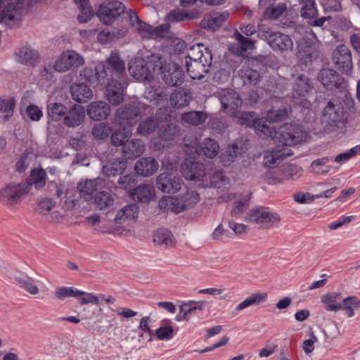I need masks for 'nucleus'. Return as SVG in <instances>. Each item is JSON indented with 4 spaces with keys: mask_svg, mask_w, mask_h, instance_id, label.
I'll list each match as a JSON object with an SVG mask.
<instances>
[{
    "mask_svg": "<svg viewBox=\"0 0 360 360\" xmlns=\"http://www.w3.org/2000/svg\"><path fill=\"white\" fill-rule=\"evenodd\" d=\"M302 136V128L297 124L285 123L278 129L271 126V139L276 145L271 148V165L276 164L278 160H284L292 155L293 153L289 146L299 143Z\"/></svg>",
    "mask_w": 360,
    "mask_h": 360,
    "instance_id": "f257e3e1",
    "label": "nucleus"
},
{
    "mask_svg": "<svg viewBox=\"0 0 360 360\" xmlns=\"http://www.w3.org/2000/svg\"><path fill=\"white\" fill-rule=\"evenodd\" d=\"M96 74L99 81L105 78L127 79L124 63L117 52H112L105 63L96 66Z\"/></svg>",
    "mask_w": 360,
    "mask_h": 360,
    "instance_id": "f03ea898",
    "label": "nucleus"
},
{
    "mask_svg": "<svg viewBox=\"0 0 360 360\" xmlns=\"http://www.w3.org/2000/svg\"><path fill=\"white\" fill-rule=\"evenodd\" d=\"M346 120L347 115L342 103L337 99L330 100L323 110L322 123L326 127H335L344 124Z\"/></svg>",
    "mask_w": 360,
    "mask_h": 360,
    "instance_id": "7ed1b4c3",
    "label": "nucleus"
},
{
    "mask_svg": "<svg viewBox=\"0 0 360 360\" xmlns=\"http://www.w3.org/2000/svg\"><path fill=\"white\" fill-rule=\"evenodd\" d=\"M67 107L60 103L50 102L46 105L47 131L49 134H62L63 120Z\"/></svg>",
    "mask_w": 360,
    "mask_h": 360,
    "instance_id": "20e7f679",
    "label": "nucleus"
},
{
    "mask_svg": "<svg viewBox=\"0 0 360 360\" xmlns=\"http://www.w3.org/2000/svg\"><path fill=\"white\" fill-rule=\"evenodd\" d=\"M30 185L26 183H11L0 191V201L11 206L20 202L28 194Z\"/></svg>",
    "mask_w": 360,
    "mask_h": 360,
    "instance_id": "39448f33",
    "label": "nucleus"
},
{
    "mask_svg": "<svg viewBox=\"0 0 360 360\" xmlns=\"http://www.w3.org/2000/svg\"><path fill=\"white\" fill-rule=\"evenodd\" d=\"M283 160H278L271 169V184L281 182L288 178L297 179L302 175V169L296 165L281 164Z\"/></svg>",
    "mask_w": 360,
    "mask_h": 360,
    "instance_id": "423d86ee",
    "label": "nucleus"
},
{
    "mask_svg": "<svg viewBox=\"0 0 360 360\" xmlns=\"http://www.w3.org/2000/svg\"><path fill=\"white\" fill-rule=\"evenodd\" d=\"M141 114V110L135 103L125 104L115 112V122L124 129L135 124Z\"/></svg>",
    "mask_w": 360,
    "mask_h": 360,
    "instance_id": "0eeeda50",
    "label": "nucleus"
},
{
    "mask_svg": "<svg viewBox=\"0 0 360 360\" xmlns=\"http://www.w3.org/2000/svg\"><path fill=\"white\" fill-rule=\"evenodd\" d=\"M85 63L84 57L74 50L64 51L56 60L53 68L59 72H65L70 69H76Z\"/></svg>",
    "mask_w": 360,
    "mask_h": 360,
    "instance_id": "6e6552de",
    "label": "nucleus"
},
{
    "mask_svg": "<svg viewBox=\"0 0 360 360\" xmlns=\"http://www.w3.org/2000/svg\"><path fill=\"white\" fill-rule=\"evenodd\" d=\"M107 80L105 97L110 104L117 105L124 100V91L128 85L127 79L108 78Z\"/></svg>",
    "mask_w": 360,
    "mask_h": 360,
    "instance_id": "1a4fd4ad",
    "label": "nucleus"
},
{
    "mask_svg": "<svg viewBox=\"0 0 360 360\" xmlns=\"http://www.w3.org/2000/svg\"><path fill=\"white\" fill-rule=\"evenodd\" d=\"M126 9L124 5L119 1L103 3L97 12L101 20L105 25H110Z\"/></svg>",
    "mask_w": 360,
    "mask_h": 360,
    "instance_id": "9d476101",
    "label": "nucleus"
},
{
    "mask_svg": "<svg viewBox=\"0 0 360 360\" xmlns=\"http://www.w3.org/2000/svg\"><path fill=\"white\" fill-rule=\"evenodd\" d=\"M205 56L202 60L186 61V68L188 75L193 79H200L208 72L212 65V55L209 49H205Z\"/></svg>",
    "mask_w": 360,
    "mask_h": 360,
    "instance_id": "9b49d317",
    "label": "nucleus"
},
{
    "mask_svg": "<svg viewBox=\"0 0 360 360\" xmlns=\"http://www.w3.org/2000/svg\"><path fill=\"white\" fill-rule=\"evenodd\" d=\"M333 60L338 69L348 75L352 69V53L347 46L341 44L337 46L333 55Z\"/></svg>",
    "mask_w": 360,
    "mask_h": 360,
    "instance_id": "f8f14e48",
    "label": "nucleus"
},
{
    "mask_svg": "<svg viewBox=\"0 0 360 360\" xmlns=\"http://www.w3.org/2000/svg\"><path fill=\"white\" fill-rule=\"evenodd\" d=\"M229 16L230 13L227 11L207 13L203 16L200 26L202 29L214 32L224 25Z\"/></svg>",
    "mask_w": 360,
    "mask_h": 360,
    "instance_id": "ddd939ff",
    "label": "nucleus"
},
{
    "mask_svg": "<svg viewBox=\"0 0 360 360\" xmlns=\"http://www.w3.org/2000/svg\"><path fill=\"white\" fill-rule=\"evenodd\" d=\"M219 98L223 110L231 115H235L237 108L241 105L242 100L239 95L231 89H222L219 92Z\"/></svg>",
    "mask_w": 360,
    "mask_h": 360,
    "instance_id": "4468645a",
    "label": "nucleus"
},
{
    "mask_svg": "<svg viewBox=\"0 0 360 360\" xmlns=\"http://www.w3.org/2000/svg\"><path fill=\"white\" fill-rule=\"evenodd\" d=\"M127 19L131 27L141 39H150L154 38L153 27L142 21L135 11L129 9L127 12Z\"/></svg>",
    "mask_w": 360,
    "mask_h": 360,
    "instance_id": "2eb2a0df",
    "label": "nucleus"
},
{
    "mask_svg": "<svg viewBox=\"0 0 360 360\" xmlns=\"http://www.w3.org/2000/svg\"><path fill=\"white\" fill-rule=\"evenodd\" d=\"M181 186L179 177L169 172L161 173L156 180L157 188L166 193H174L180 190Z\"/></svg>",
    "mask_w": 360,
    "mask_h": 360,
    "instance_id": "dca6fc26",
    "label": "nucleus"
},
{
    "mask_svg": "<svg viewBox=\"0 0 360 360\" xmlns=\"http://www.w3.org/2000/svg\"><path fill=\"white\" fill-rule=\"evenodd\" d=\"M234 37L236 42L229 45V51L239 56H248V50L254 49L255 41L244 37L238 30H235Z\"/></svg>",
    "mask_w": 360,
    "mask_h": 360,
    "instance_id": "f3484780",
    "label": "nucleus"
},
{
    "mask_svg": "<svg viewBox=\"0 0 360 360\" xmlns=\"http://www.w3.org/2000/svg\"><path fill=\"white\" fill-rule=\"evenodd\" d=\"M244 220L257 224L259 227H266L270 222V212L268 207H256L250 210Z\"/></svg>",
    "mask_w": 360,
    "mask_h": 360,
    "instance_id": "a211bd4d",
    "label": "nucleus"
},
{
    "mask_svg": "<svg viewBox=\"0 0 360 360\" xmlns=\"http://www.w3.org/2000/svg\"><path fill=\"white\" fill-rule=\"evenodd\" d=\"M129 74L139 81L149 80L152 74L143 58H134L128 65Z\"/></svg>",
    "mask_w": 360,
    "mask_h": 360,
    "instance_id": "6ab92c4d",
    "label": "nucleus"
},
{
    "mask_svg": "<svg viewBox=\"0 0 360 360\" xmlns=\"http://www.w3.org/2000/svg\"><path fill=\"white\" fill-rule=\"evenodd\" d=\"M181 174L186 179L200 181L205 175V167L202 163L186 160L181 167Z\"/></svg>",
    "mask_w": 360,
    "mask_h": 360,
    "instance_id": "aec40b11",
    "label": "nucleus"
},
{
    "mask_svg": "<svg viewBox=\"0 0 360 360\" xmlns=\"http://www.w3.org/2000/svg\"><path fill=\"white\" fill-rule=\"evenodd\" d=\"M160 76L168 86H177L183 83L184 75L177 64L171 63Z\"/></svg>",
    "mask_w": 360,
    "mask_h": 360,
    "instance_id": "412c9836",
    "label": "nucleus"
},
{
    "mask_svg": "<svg viewBox=\"0 0 360 360\" xmlns=\"http://www.w3.org/2000/svg\"><path fill=\"white\" fill-rule=\"evenodd\" d=\"M84 108L80 105H74L68 110H66L63 123L70 128L79 126L84 120Z\"/></svg>",
    "mask_w": 360,
    "mask_h": 360,
    "instance_id": "4be33fe9",
    "label": "nucleus"
},
{
    "mask_svg": "<svg viewBox=\"0 0 360 360\" xmlns=\"http://www.w3.org/2000/svg\"><path fill=\"white\" fill-rule=\"evenodd\" d=\"M159 168L158 161L151 157H144L136 161L134 169L143 176H149L155 174Z\"/></svg>",
    "mask_w": 360,
    "mask_h": 360,
    "instance_id": "5701e85b",
    "label": "nucleus"
},
{
    "mask_svg": "<svg viewBox=\"0 0 360 360\" xmlns=\"http://www.w3.org/2000/svg\"><path fill=\"white\" fill-rule=\"evenodd\" d=\"M87 115L94 120H105L110 113V105L104 101H95L87 106Z\"/></svg>",
    "mask_w": 360,
    "mask_h": 360,
    "instance_id": "b1692460",
    "label": "nucleus"
},
{
    "mask_svg": "<svg viewBox=\"0 0 360 360\" xmlns=\"http://www.w3.org/2000/svg\"><path fill=\"white\" fill-rule=\"evenodd\" d=\"M318 79L328 89L338 87L343 82V78L336 71L329 68L322 69L319 73Z\"/></svg>",
    "mask_w": 360,
    "mask_h": 360,
    "instance_id": "393cba45",
    "label": "nucleus"
},
{
    "mask_svg": "<svg viewBox=\"0 0 360 360\" xmlns=\"http://www.w3.org/2000/svg\"><path fill=\"white\" fill-rule=\"evenodd\" d=\"M146 146L142 140L134 139L127 141L122 149L123 156L127 159H135L145 151Z\"/></svg>",
    "mask_w": 360,
    "mask_h": 360,
    "instance_id": "a878e982",
    "label": "nucleus"
},
{
    "mask_svg": "<svg viewBox=\"0 0 360 360\" xmlns=\"http://www.w3.org/2000/svg\"><path fill=\"white\" fill-rule=\"evenodd\" d=\"M139 214V207L133 203L125 205L120 210L115 218V221L118 224L134 221Z\"/></svg>",
    "mask_w": 360,
    "mask_h": 360,
    "instance_id": "bb28decb",
    "label": "nucleus"
},
{
    "mask_svg": "<svg viewBox=\"0 0 360 360\" xmlns=\"http://www.w3.org/2000/svg\"><path fill=\"white\" fill-rule=\"evenodd\" d=\"M170 64L168 57L160 52L153 53L148 57V65L156 75H161Z\"/></svg>",
    "mask_w": 360,
    "mask_h": 360,
    "instance_id": "cd10ccee",
    "label": "nucleus"
},
{
    "mask_svg": "<svg viewBox=\"0 0 360 360\" xmlns=\"http://www.w3.org/2000/svg\"><path fill=\"white\" fill-rule=\"evenodd\" d=\"M292 46V41L289 36L281 32H271V49L275 51H291Z\"/></svg>",
    "mask_w": 360,
    "mask_h": 360,
    "instance_id": "c85d7f7f",
    "label": "nucleus"
},
{
    "mask_svg": "<svg viewBox=\"0 0 360 360\" xmlns=\"http://www.w3.org/2000/svg\"><path fill=\"white\" fill-rule=\"evenodd\" d=\"M39 59L38 53L29 46L20 47L15 53V60L27 65H34Z\"/></svg>",
    "mask_w": 360,
    "mask_h": 360,
    "instance_id": "c756f323",
    "label": "nucleus"
},
{
    "mask_svg": "<svg viewBox=\"0 0 360 360\" xmlns=\"http://www.w3.org/2000/svg\"><path fill=\"white\" fill-rule=\"evenodd\" d=\"M273 95L271 94V97ZM271 122H280L288 117L291 111L290 106L288 103H283L280 99L271 98Z\"/></svg>",
    "mask_w": 360,
    "mask_h": 360,
    "instance_id": "7c9ffc66",
    "label": "nucleus"
},
{
    "mask_svg": "<svg viewBox=\"0 0 360 360\" xmlns=\"http://www.w3.org/2000/svg\"><path fill=\"white\" fill-rule=\"evenodd\" d=\"M313 89L309 78L305 75H299L294 81L293 92L294 96L306 97Z\"/></svg>",
    "mask_w": 360,
    "mask_h": 360,
    "instance_id": "2f4dec72",
    "label": "nucleus"
},
{
    "mask_svg": "<svg viewBox=\"0 0 360 360\" xmlns=\"http://www.w3.org/2000/svg\"><path fill=\"white\" fill-rule=\"evenodd\" d=\"M70 91L72 98L78 103H85L93 96L92 90L84 83L73 84Z\"/></svg>",
    "mask_w": 360,
    "mask_h": 360,
    "instance_id": "473e14b6",
    "label": "nucleus"
},
{
    "mask_svg": "<svg viewBox=\"0 0 360 360\" xmlns=\"http://www.w3.org/2000/svg\"><path fill=\"white\" fill-rule=\"evenodd\" d=\"M131 196L134 200L140 202H148L155 196V190L150 184H141L136 186Z\"/></svg>",
    "mask_w": 360,
    "mask_h": 360,
    "instance_id": "72a5a7b5",
    "label": "nucleus"
},
{
    "mask_svg": "<svg viewBox=\"0 0 360 360\" xmlns=\"http://www.w3.org/2000/svg\"><path fill=\"white\" fill-rule=\"evenodd\" d=\"M115 198L109 191L97 192L94 198V204L96 210H106L113 207Z\"/></svg>",
    "mask_w": 360,
    "mask_h": 360,
    "instance_id": "f704fd0d",
    "label": "nucleus"
},
{
    "mask_svg": "<svg viewBox=\"0 0 360 360\" xmlns=\"http://www.w3.org/2000/svg\"><path fill=\"white\" fill-rule=\"evenodd\" d=\"M191 93L184 89L174 91L169 98L171 105L176 108H182L188 105L191 100Z\"/></svg>",
    "mask_w": 360,
    "mask_h": 360,
    "instance_id": "c9c22d12",
    "label": "nucleus"
},
{
    "mask_svg": "<svg viewBox=\"0 0 360 360\" xmlns=\"http://www.w3.org/2000/svg\"><path fill=\"white\" fill-rule=\"evenodd\" d=\"M153 242L165 248H172L176 244L173 233L166 229H159L154 232Z\"/></svg>",
    "mask_w": 360,
    "mask_h": 360,
    "instance_id": "e433bc0d",
    "label": "nucleus"
},
{
    "mask_svg": "<svg viewBox=\"0 0 360 360\" xmlns=\"http://www.w3.org/2000/svg\"><path fill=\"white\" fill-rule=\"evenodd\" d=\"M341 294L331 292L321 296V301L324 304V308L328 311H338L341 309Z\"/></svg>",
    "mask_w": 360,
    "mask_h": 360,
    "instance_id": "4c0bfd02",
    "label": "nucleus"
},
{
    "mask_svg": "<svg viewBox=\"0 0 360 360\" xmlns=\"http://www.w3.org/2000/svg\"><path fill=\"white\" fill-rule=\"evenodd\" d=\"M127 167V162L124 160L115 159L109 161L103 167V173L108 177H112L123 173Z\"/></svg>",
    "mask_w": 360,
    "mask_h": 360,
    "instance_id": "58836bf2",
    "label": "nucleus"
},
{
    "mask_svg": "<svg viewBox=\"0 0 360 360\" xmlns=\"http://www.w3.org/2000/svg\"><path fill=\"white\" fill-rule=\"evenodd\" d=\"M270 6L265 8L262 18L257 25L258 35L270 45Z\"/></svg>",
    "mask_w": 360,
    "mask_h": 360,
    "instance_id": "ea45409f",
    "label": "nucleus"
},
{
    "mask_svg": "<svg viewBox=\"0 0 360 360\" xmlns=\"http://www.w3.org/2000/svg\"><path fill=\"white\" fill-rule=\"evenodd\" d=\"M103 181L101 178H96L94 179L86 180L84 183H79L77 185L79 191L85 195H91L94 192L97 191L98 188L102 187Z\"/></svg>",
    "mask_w": 360,
    "mask_h": 360,
    "instance_id": "a19ab883",
    "label": "nucleus"
},
{
    "mask_svg": "<svg viewBox=\"0 0 360 360\" xmlns=\"http://www.w3.org/2000/svg\"><path fill=\"white\" fill-rule=\"evenodd\" d=\"M301 4V16L311 20L318 16L315 0H299Z\"/></svg>",
    "mask_w": 360,
    "mask_h": 360,
    "instance_id": "79ce46f5",
    "label": "nucleus"
},
{
    "mask_svg": "<svg viewBox=\"0 0 360 360\" xmlns=\"http://www.w3.org/2000/svg\"><path fill=\"white\" fill-rule=\"evenodd\" d=\"M158 135L163 141H172L178 136L179 128L175 124H165L158 129Z\"/></svg>",
    "mask_w": 360,
    "mask_h": 360,
    "instance_id": "37998d69",
    "label": "nucleus"
},
{
    "mask_svg": "<svg viewBox=\"0 0 360 360\" xmlns=\"http://www.w3.org/2000/svg\"><path fill=\"white\" fill-rule=\"evenodd\" d=\"M199 15L198 11L195 12H184L181 11L179 9H175L172 11L167 15V20L169 22H176L184 20H190L193 19L198 18Z\"/></svg>",
    "mask_w": 360,
    "mask_h": 360,
    "instance_id": "c03bdc74",
    "label": "nucleus"
},
{
    "mask_svg": "<svg viewBox=\"0 0 360 360\" xmlns=\"http://www.w3.org/2000/svg\"><path fill=\"white\" fill-rule=\"evenodd\" d=\"M158 127L157 119L148 117L143 120L136 128V133L139 135L147 136L155 131Z\"/></svg>",
    "mask_w": 360,
    "mask_h": 360,
    "instance_id": "a18cd8bd",
    "label": "nucleus"
},
{
    "mask_svg": "<svg viewBox=\"0 0 360 360\" xmlns=\"http://www.w3.org/2000/svg\"><path fill=\"white\" fill-rule=\"evenodd\" d=\"M200 150L208 158H213L219 150V146L214 139L206 138L201 143Z\"/></svg>",
    "mask_w": 360,
    "mask_h": 360,
    "instance_id": "49530a36",
    "label": "nucleus"
},
{
    "mask_svg": "<svg viewBox=\"0 0 360 360\" xmlns=\"http://www.w3.org/2000/svg\"><path fill=\"white\" fill-rule=\"evenodd\" d=\"M360 306V301L354 296L347 297L342 299L340 310L345 311L348 317L354 315V309Z\"/></svg>",
    "mask_w": 360,
    "mask_h": 360,
    "instance_id": "de8ad7c7",
    "label": "nucleus"
},
{
    "mask_svg": "<svg viewBox=\"0 0 360 360\" xmlns=\"http://www.w3.org/2000/svg\"><path fill=\"white\" fill-rule=\"evenodd\" d=\"M206 119V114L202 111H191L182 115V120L191 125H200L205 122Z\"/></svg>",
    "mask_w": 360,
    "mask_h": 360,
    "instance_id": "09e8293b",
    "label": "nucleus"
},
{
    "mask_svg": "<svg viewBox=\"0 0 360 360\" xmlns=\"http://www.w3.org/2000/svg\"><path fill=\"white\" fill-rule=\"evenodd\" d=\"M239 75L245 84H256L259 78V72L248 66H243L239 70Z\"/></svg>",
    "mask_w": 360,
    "mask_h": 360,
    "instance_id": "8fccbe9b",
    "label": "nucleus"
},
{
    "mask_svg": "<svg viewBox=\"0 0 360 360\" xmlns=\"http://www.w3.org/2000/svg\"><path fill=\"white\" fill-rule=\"evenodd\" d=\"M205 49L207 48L205 47L202 44H197L195 45L191 46L186 56V61L202 60L205 56Z\"/></svg>",
    "mask_w": 360,
    "mask_h": 360,
    "instance_id": "3c124183",
    "label": "nucleus"
},
{
    "mask_svg": "<svg viewBox=\"0 0 360 360\" xmlns=\"http://www.w3.org/2000/svg\"><path fill=\"white\" fill-rule=\"evenodd\" d=\"M267 297L268 295L266 293L252 295L240 302L236 307V310L240 311L253 304H260L266 300Z\"/></svg>",
    "mask_w": 360,
    "mask_h": 360,
    "instance_id": "603ef678",
    "label": "nucleus"
},
{
    "mask_svg": "<svg viewBox=\"0 0 360 360\" xmlns=\"http://www.w3.org/2000/svg\"><path fill=\"white\" fill-rule=\"evenodd\" d=\"M77 295V302L80 305H84L87 304H94L98 305L99 304V298L103 299L105 297L104 295L102 294L98 297L93 293L86 292L79 290Z\"/></svg>",
    "mask_w": 360,
    "mask_h": 360,
    "instance_id": "864d4df0",
    "label": "nucleus"
},
{
    "mask_svg": "<svg viewBox=\"0 0 360 360\" xmlns=\"http://www.w3.org/2000/svg\"><path fill=\"white\" fill-rule=\"evenodd\" d=\"M79 290L72 287L60 286L56 288L54 291L55 297L63 300L68 297L77 298Z\"/></svg>",
    "mask_w": 360,
    "mask_h": 360,
    "instance_id": "5fc2aeb1",
    "label": "nucleus"
},
{
    "mask_svg": "<svg viewBox=\"0 0 360 360\" xmlns=\"http://www.w3.org/2000/svg\"><path fill=\"white\" fill-rule=\"evenodd\" d=\"M267 120H264L263 118L257 119L256 122L254 124V129L256 134L259 136L262 139H266L269 136L270 134V128L268 123H269Z\"/></svg>",
    "mask_w": 360,
    "mask_h": 360,
    "instance_id": "6e6d98bb",
    "label": "nucleus"
},
{
    "mask_svg": "<svg viewBox=\"0 0 360 360\" xmlns=\"http://www.w3.org/2000/svg\"><path fill=\"white\" fill-rule=\"evenodd\" d=\"M329 162L328 158H319L314 160L311 164L312 171L318 174H325L329 172L330 167L327 165Z\"/></svg>",
    "mask_w": 360,
    "mask_h": 360,
    "instance_id": "4d7b16f0",
    "label": "nucleus"
},
{
    "mask_svg": "<svg viewBox=\"0 0 360 360\" xmlns=\"http://www.w3.org/2000/svg\"><path fill=\"white\" fill-rule=\"evenodd\" d=\"M226 185V179L221 172H214L210 176L209 182L203 184L205 187L221 188Z\"/></svg>",
    "mask_w": 360,
    "mask_h": 360,
    "instance_id": "13d9d810",
    "label": "nucleus"
},
{
    "mask_svg": "<svg viewBox=\"0 0 360 360\" xmlns=\"http://www.w3.org/2000/svg\"><path fill=\"white\" fill-rule=\"evenodd\" d=\"M111 132L110 127L103 122L96 124L92 129V134L97 139L107 138Z\"/></svg>",
    "mask_w": 360,
    "mask_h": 360,
    "instance_id": "bf43d9fd",
    "label": "nucleus"
},
{
    "mask_svg": "<svg viewBox=\"0 0 360 360\" xmlns=\"http://www.w3.org/2000/svg\"><path fill=\"white\" fill-rule=\"evenodd\" d=\"M186 209H190L197 204L200 200L199 194L195 191H187L186 193L180 195Z\"/></svg>",
    "mask_w": 360,
    "mask_h": 360,
    "instance_id": "052dcab7",
    "label": "nucleus"
},
{
    "mask_svg": "<svg viewBox=\"0 0 360 360\" xmlns=\"http://www.w3.org/2000/svg\"><path fill=\"white\" fill-rule=\"evenodd\" d=\"M15 106V100L13 98L2 99L0 98V112H4V120H7L11 117L13 112Z\"/></svg>",
    "mask_w": 360,
    "mask_h": 360,
    "instance_id": "680f3d73",
    "label": "nucleus"
},
{
    "mask_svg": "<svg viewBox=\"0 0 360 360\" xmlns=\"http://www.w3.org/2000/svg\"><path fill=\"white\" fill-rule=\"evenodd\" d=\"M197 312L191 304L187 302L180 306L179 313L176 316L177 321H188L193 314Z\"/></svg>",
    "mask_w": 360,
    "mask_h": 360,
    "instance_id": "e2e57ef3",
    "label": "nucleus"
},
{
    "mask_svg": "<svg viewBox=\"0 0 360 360\" xmlns=\"http://www.w3.org/2000/svg\"><path fill=\"white\" fill-rule=\"evenodd\" d=\"M111 143L115 146H121L122 150L123 149L124 145L127 142L129 139V134L127 132L117 130L114 131L111 135Z\"/></svg>",
    "mask_w": 360,
    "mask_h": 360,
    "instance_id": "0e129e2a",
    "label": "nucleus"
},
{
    "mask_svg": "<svg viewBox=\"0 0 360 360\" xmlns=\"http://www.w3.org/2000/svg\"><path fill=\"white\" fill-rule=\"evenodd\" d=\"M359 152H360V145H357V146L352 148L349 150L338 155L335 158V161L338 163L343 164V163L346 162L347 161H348L356 155V154Z\"/></svg>",
    "mask_w": 360,
    "mask_h": 360,
    "instance_id": "69168bd1",
    "label": "nucleus"
},
{
    "mask_svg": "<svg viewBox=\"0 0 360 360\" xmlns=\"http://www.w3.org/2000/svg\"><path fill=\"white\" fill-rule=\"evenodd\" d=\"M32 184L37 189L43 188L46 184V173L44 170H35L31 174Z\"/></svg>",
    "mask_w": 360,
    "mask_h": 360,
    "instance_id": "338daca9",
    "label": "nucleus"
},
{
    "mask_svg": "<svg viewBox=\"0 0 360 360\" xmlns=\"http://www.w3.org/2000/svg\"><path fill=\"white\" fill-rule=\"evenodd\" d=\"M146 96L151 101L160 102L166 97V94L160 88L150 87L145 92Z\"/></svg>",
    "mask_w": 360,
    "mask_h": 360,
    "instance_id": "774afa93",
    "label": "nucleus"
}]
</instances>
